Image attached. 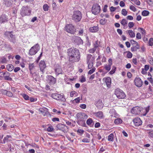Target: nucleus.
<instances>
[{
	"label": "nucleus",
	"mask_w": 153,
	"mask_h": 153,
	"mask_svg": "<svg viewBox=\"0 0 153 153\" xmlns=\"http://www.w3.org/2000/svg\"><path fill=\"white\" fill-rule=\"evenodd\" d=\"M52 7L53 9H56L57 8V5L56 3L54 2L53 0H52Z\"/></svg>",
	"instance_id": "obj_51"
},
{
	"label": "nucleus",
	"mask_w": 153,
	"mask_h": 153,
	"mask_svg": "<svg viewBox=\"0 0 153 153\" xmlns=\"http://www.w3.org/2000/svg\"><path fill=\"white\" fill-rule=\"evenodd\" d=\"M93 122V121L92 119L91 118H89L87 120L86 123L88 125H90Z\"/></svg>",
	"instance_id": "obj_41"
},
{
	"label": "nucleus",
	"mask_w": 153,
	"mask_h": 153,
	"mask_svg": "<svg viewBox=\"0 0 153 153\" xmlns=\"http://www.w3.org/2000/svg\"><path fill=\"white\" fill-rule=\"evenodd\" d=\"M145 113L143 114V116H146L147 114L149 112V106H147L144 108Z\"/></svg>",
	"instance_id": "obj_34"
},
{
	"label": "nucleus",
	"mask_w": 153,
	"mask_h": 153,
	"mask_svg": "<svg viewBox=\"0 0 153 153\" xmlns=\"http://www.w3.org/2000/svg\"><path fill=\"white\" fill-rule=\"evenodd\" d=\"M92 57V55L91 54H88L87 56V64H88L89 62H90L91 61H90V60Z\"/></svg>",
	"instance_id": "obj_37"
},
{
	"label": "nucleus",
	"mask_w": 153,
	"mask_h": 153,
	"mask_svg": "<svg viewBox=\"0 0 153 153\" xmlns=\"http://www.w3.org/2000/svg\"><path fill=\"white\" fill-rule=\"evenodd\" d=\"M142 122L139 118L137 117L134 118V125L139 126L141 125Z\"/></svg>",
	"instance_id": "obj_24"
},
{
	"label": "nucleus",
	"mask_w": 153,
	"mask_h": 153,
	"mask_svg": "<svg viewBox=\"0 0 153 153\" xmlns=\"http://www.w3.org/2000/svg\"><path fill=\"white\" fill-rule=\"evenodd\" d=\"M39 50V45L38 44H37L31 48L29 50V54L31 56L34 55Z\"/></svg>",
	"instance_id": "obj_6"
},
{
	"label": "nucleus",
	"mask_w": 153,
	"mask_h": 153,
	"mask_svg": "<svg viewBox=\"0 0 153 153\" xmlns=\"http://www.w3.org/2000/svg\"><path fill=\"white\" fill-rule=\"evenodd\" d=\"M76 117L78 119L77 123L79 125L85 124V120L88 117V115L84 113H79L76 114Z\"/></svg>",
	"instance_id": "obj_2"
},
{
	"label": "nucleus",
	"mask_w": 153,
	"mask_h": 153,
	"mask_svg": "<svg viewBox=\"0 0 153 153\" xmlns=\"http://www.w3.org/2000/svg\"><path fill=\"white\" fill-rule=\"evenodd\" d=\"M141 108L138 106L134 107V114H140Z\"/></svg>",
	"instance_id": "obj_28"
},
{
	"label": "nucleus",
	"mask_w": 153,
	"mask_h": 153,
	"mask_svg": "<svg viewBox=\"0 0 153 153\" xmlns=\"http://www.w3.org/2000/svg\"><path fill=\"white\" fill-rule=\"evenodd\" d=\"M105 82L107 85V86L110 88L111 86V79L110 77H108L105 78Z\"/></svg>",
	"instance_id": "obj_23"
},
{
	"label": "nucleus",
	"mask_w": 153,
	"mask_h": 153,
	"mask_svg": "<svg viewBox=\"0 0 153 153\" xmlns=\"http://www.w3.org/2000/svg\"><path fill=\"white\" fill-rule=\"evenodd\" d=\"M13 31H6L4 35L9 39L10 42L15 43L16 42V37L13 34Z\"/></svg>",
	"instance_id": "obj_8"
},
{
	"label": "nucleus",
	"mask_w": 153,
	"mask_h": 153,
	"mask_svg": "<svg viewBox=\"0 0 153 153\" xmlns=\"http://www.w3.org/2000/svg\"><path fill=\"white\" fill-rule=\"evenodd\" d=\"M68 61L71 63L79 62L80 59V53L79 50L76 48L72 47L67 50Z\"/></svg>",
	"instance_id": "obj_1"
},
{
	"label": "nucleus",
	"mask_w": 153,
	"mask_h": 153,
	"mask_svg": "<svg viewBox=\"0 0 153 153\" xmlns=\"http://www.w3.org/2000/svg\"><path fill=\"white\" fill-rule=\"evenodd\" d=\"M136 39H141V36L140 34L139 33H138L136 34Z\"/></svg>",
	"instance_id": "obj_59"
},
{
	"label": "nucleus",
	"mask_w": 153,
	"mask_h": 153,
	"mask_svg": "<svg viewBox=\"0 0 153 153\" xmlns=\"http://www.w3.org/2000/svg\"><path fill=\"white\" fill-rule=\"evenodd\" d=\"M121 23L124 26H126L127 24V22L125 19H123L121 22Z\"/></svg>",
	"instance_id": "obj_32"
},
{
	"label": "nucleus",
	"mask_w": 153,
	"mask_h": 153,
	"mask_svg": "<svg viewBox=\"0 0 153 153\" xmlns=\"http://www.w3.org/2000/svg\"><path fill=\"white\" fill-rule=\"evenodd\" d=\"M7 60L4 57H2L0 58V62L1 63H6L7 62Z\"/></svg>",
	"instance_id": "obj_30"
},
{
	"label": "nucleus",
	"mask_w": 153,
	"mask_h": 153,
	"mask_svg": "<svg viewBox=\"0 0 153 153\" xmlns=\"http://www.w3.org/2000/svg\"><path fill=\"white\" fill-rule=\"evenodd\" d=\"M77 94V93L76 91H73L71 92L70 94V96L71 97H73L74 95H76V96Z\"/></svg>",
	"instance_id": "obj_52"
},
{
	"label": "nucleus",
	"mask_w": 153,
	"mask_h": 153,
	"mask_svg": "<svg viewBox=\"0 0 153 153\" xmlns=\"http://www.w3.org/2000/svg\"><path fill=\"white\" fill-rule=\"evenodd\" d=\"M99 28L97 26H94L90 28V31L93 33L96 32L98 30Z\"/></svg>",
	"instance_id": "obj_27"
},
{
	"label": "nucleus",
	"mask_w": 153,
	"mask_h": 153,
	"mask_svg": "<svg viewBox=\"0 0 153 153\" xmlns=\"http://www.w3.org/2000/svg\"><path fill=\"white\" fill-rule=\"evenodd\" d=\"M65 29L67 32L73 34L76 31L75 27L72 24L66 25L65 27Z\"/></svg>",
	"instance_id": "obj_5"
},
{
	"label": "nucleus",
	"mask_w": 153,
	"mask_h": 153,
	"mask_svg": "<svg viewBox=\"0 0 153 153\" xmlns=\"http://www.w3.org/2000/svg\"><path fill=\"white\" fill-rule=\"evenodd\" d=\"M1 92L2 94L10 97H12L13 96V94L11 91H7L6 90L2 89Z\"/></svg>",
	"instance_id": "obj_19"
},
{
	"label": "nucleus",
	"mask_w": 153,
	"mask_h": 153,
	"mask_svg": "<svg viewBox=\"0 0 153 153\" xmlns=\"http://www.w3.org/2000/svg\"><path fill=\"white\" fill-rule=\"evenodd\" d=\"M84 132V131L83 130L80 129H79L77 131V133L80 135H81L83 134Z\"/></svg>",
	"instance_id": "obj_54"
},
{
	"label": "nucleus",
	"mask_w": 153,
	"mask_h": 153,
	"mask_svg": "<svg viewBox=\"0 0 153 153\" xmlns=\"http://www.w3.org/2000/svg\"><path fill=\"white\" fill-rule=\"evenodd\" d=\"M7 68L8 71H11L13 70L14 67L12 65L10 64L7 65Z\"/></svg>",
	"instance_id": "obj_29"
},
{
	"label": "nucleus",
	"mask_w": 153,
	"mask_h": 153,
	"mask_svg": "<svg viewBox=\"0 0 153 153\" xmlns=\"http://www.w3.org/2000/svg\"><path fill=\"white\" fill-rule=\"evenodd\" d=\"M149 44L150 46H152L153 45V39L151 38L149 41Z\"/></svg>",
	"instance_id": "obj_57"
},
{
	"label": "nucleus",
	"mask_w": 153,
	"mask_h": 153,
	"mask_svg": "<svg viewBox=\"0 0 153 153\" xmlns=\"http://www.w3.org/2000/svg\"><path fill=\"white\" fill-rule=\"evenodd\" d=\"M134 25V23L133 22H130L128 23V26L129 28L133 27Z\"/></svg>",
	"instance_id": "obj_60"
},
{
	"label": "nucleus",
	"mask_w": 153,
	"mask_h": 153,
	"mask_svg": "<svg viewBox=\"0 0 153 153\" xmlns=\"http://www.w3.org/2000/svg\"><path fill=\"white\" fill-rule=\"evenodd\" d=\"M114 135L112 134H111L108 137V140L109 141H112L113 140Z\"/></svg>",
	"instance_id": "obj_35"
},
{
	"label": "nucleus",
	"mask_w": 153,
	"mask_h": 153,
	"mask_svg": "<svg viewBox=\"0 0 153 153\" xmlns=\"http://www.w3.org/2000/svg\"><path fill=\"white\" fill-rule=\"evenodd\" d=\"M138 31L141 32L142 34L144 35L146 34L145 30L143 28H139L138 29Z\"/></svg>",
	"instance_id": "obj_33"
},
{
	"label": "nucleus",
	"mask_w": 153,
	"mask_h": 153,
	"mask_svg": "<svg viewBox=\"0 0 153 153\" xmlns=\"http://www.w3.org/2000/svg\"><path fill=\"white\" fill-rule=\"evenodd\" d=\"M7 17L4 14H2L0 17V23H4L7 22L8 20Z\"/></svg>",
	"instance_id": "obj_21"
},
{
	"label": "nucleus",
	"mask_w": 153,
	"mask_h": 153,
	"mask_svg": "<svg viewBox=\"0 0 153 153\" xmlns=\"http://www.w3.org/2000/svg\"><path fill=\"white\" fill-rule=\"evenodd\" d=\"M121 13L123 15L126 16L127 15V12L125 9H123L122 10Z\"/></svg>",
	"instance_id": "obj_46"
},
{
	"label": "nucleus",
	"mask_w": 153,
	"mask_h": 153,
	"mask_svg": "<svg viewBox=\"0 0 153 153\" xmlns=\"http://www.w3.org/2000/svg\"><path fill=\"white\" fill-rule=\"evenodd\" d=\"M80 98L79 97H78L77 98L73 100L74 102L76 103H79L80 102Z\"/></svg>",
	"instance_id": "obj_56"
},
{
	"label": "nucleus",
	"mask_w": 153,
	"mask_h": 153,
	"mask_svg": "<svg viewBox=\"0 0 153 153\" xmlns=\"http://www.w3.org/2000/svg\"><path fill=\"white\" fill-rule=\"evenodd\" d=\"M43 9L45 11H48L49 8V6L47 4H45L43 6Z\"/></svg>",
	"instance_id": "obj_39"
},
{
	"label": "nucleus",
	"mask_w": 153,
	"mask_h": 153,
	"mask_svg": "<svg viewBox=\"0 0 153 153\" xmlns=\"http://www.w3.org/2000/svg\"><path fill=\"white\" fill-rule=\"evenodd\" d=\"M79 107L83 109H85L86 107V105L84 104H81Z\"/></svg>",
	"instance_id": "obj_63"
},
{
	"label": "nucleus",
	"mask_w": 153,
	"mask_h": 153,
	"mask_svg": "<svg viewBox=\"0 0 153 153\" xmlns=\"http://www.w3.org/2000/svg\"><path fill=\"white\" fill-rule=\"evenodd\" d=\"M88 64V69H91L92 67L93 66V63L92 62L90 61Z\"/></svg>",
	"instance_id": "obj_53"
},
{
	"label": "nucleus",
	"mask_w": 153,
	"mask_h": 153,
	"mask_svg": "<svg viewBox=\"0 0 153 153\" xmlns=\"http://www.w3.org/2000/svg\"><path fill=\"white\" fill-rule=\"evenodd\" d=\"M47 131L48 132L54 131V129L52 126L48 127L47 129Z\"/></svg>",
	"instance_id": "obj_48"
},
{
	"label": "nucleus",
	"mask_w": 153,
	"mask_h": 153,
	"mask_svg": "<svg viewBox=\"0 0 153 153\" xmlns=\"http://www.w3.org/2000/svg\"><path fill=\"white\" fill-rule=\"evenodd\" d=\"M106 20L105 19H101L100 20V23L102 25H105L106 23Z\"/></svg>",
	"instance_id": "obj_42"
},
{
	"label": "nucleus",
	"mask_w": 153,
	"mask_h": 153,
	"mask_svg": "<svg viewBox=\"0 0 153 153\" xmlns=\"http://www.w3.org/2000/svg\"><path fill=\"white\" fill-rule=\"evenodd\" d=\"M110 11L111 12L114 11L116 10V8L113 6H111L110 8Z\"/></svg>",
	"instance_id": "obj_64"
},
{
	"label": "nucleus",
	"mask_w": 153,
	"mask_h": 153,
	"mask_svg": "<svg viewBox=\"0 0 153 153\" xmlns=\"http://www.w3.org/2000/svg\"><path fill=\"white\" fill-rule=\"evenodd\" d=\"M94 114L100 119H102L103 117V114L102 112L100 111L94 113Z\"/></svg>",
	"instance_id": "obj_26"
},
{
	"label": "nucleus",
	"mask_w": 153,
	"mask_h": 153,
	"mask_svg": "<svg viewBox=\"0 0 153 153\" xmlns=\"http://www.w3.org/2000/svg\"><path fill=\"white\" fill-rule=\"evenodd\" d=\"M39 111L42 113L44 117L48 115L49 113L48 109L46 108H40L39 110Z\"/></svg>",
	"instance_id": "obj_16"
},
{
	"label": "nucleus",
	"mask_w": 153,
	"mask_h": 153,
	"mask_svg": "<svg viewBox=\"0 0 153 153\" xmlns=\"http://www.w3.org/2000/svg\"><path fill=\"white\" fill-rule=\"evenodd\" d=\"M149 14V12L146 10H144L142 12V15L144 16H147Z\"/></svg>",
	"instance_id": "obj_40"
},
{
	"label": "nucleus",
	"mask_w": 153,
	"mask_h": 153,
	"mask_svg": "<svg viewBox=\"0 0 153 153\" xmlns=\"http://www.w3.org/2000/svg\"><path fill=\"white\" fill-rule=\"evenodd\" d=\"M39 66L40 71L43 73L44 69L46 67L45 62L42 60L41 61L39 62Z\"/></svg>",
	"instance_id": "obj_18"
},
{
	"label": "nucleus",
	"mask_w": 153,
	"mask_h": 153,
	"mask_svg": "<svg viewBox=\"0 0 153 153\" xmlns=\"http://www.w3.org/2000/svg\"><path fill=\"white\" fill-rule=\"evenodd\" d=\"M52 120L54 122L56 121L59 122V119L58 118L54 117L52 119Z\"/></svg>",
	"instance_id": "obj_61"
},
{
	"label": "nucleus",
	"mask_w": 153,
	"mask_h": 153,
	"mask_svg": "<svg viewBox=\"0 0 153 153\" xmlns=\"http://www.w3.org/2000/svg\"><path fill=\"white\" fill-rule=\"evenodd\" d=\"M54 69L57 76H58L59 74H62L63 71L61 66L59 65L56 64L55 65Z\"/></svg>",
	"instance_id": "obj_12"
},
{
	"label": "nucleus",
	"mask_w": 153,
	"mask_h": 153,
	"mask_svg": "<svg viewBox=\"0 0 153 153\" xmlns=\"http://www.w3.org/2000/svg\"><path fill=\"white\" fill-rule=\"evenodd\" d=\"M134 83L138 87H141L142 85V81L141 79L139 77H136L134 80Z\"/></svg>",
	"instance_id": "obj_17"
},
{
	"label": "nucleus",
	"mask_w": 153,
	"mask_h": 153,
	"mask_svg": "<svg viewBox=\"0 0 153 153\" xmlns=\"http://www.w3.org/2000/svg\"><path fill=\"white\" fill-rule=\"evenodd\" d=\"M95 105L99 109L102 108L103 107V105L102 101L101 100L98 101L96 103Z\"/></svg>",
	"instance_id": "obj_25"
},
{
	"label": "nucleus",
	"mask_w": 153,
	"mask_h": 153,
	"mask_svg": "<svg viewBox=\"0 0 153 153\" xmlns=\"http://www.w3.org/2000/svg\"><path fill=\"white\" fill-rule=\"evenodd\" d=\"M11 137L10 136L7 135L6 137H4V139L3 140V143H5L6 142H7L8 140V138L10 137Z\"/></svg>",
	"instance_id": "obj_38"
},
{
	"label": "nucleus",
	"mask_w": 153,
	"mask_h": 153,
	"mask_svg": "<svg viewBox=\"0 0 153 153\" xmlns=\"http://www.w3.org/2000/svg\"><path fill=\"white\" fill-rule=\"evenodd\" d=\"M22 96L25 100H29V97L27 95L25 94H22Z\"/></svg>",
	"instance_id": "obj_50"
},
{
	"label": "nucleus",
	"mask_w": 153,
	"mask_h": 153,
	"mask_svg": "<svg viewBox=\"0 0 153 153\" xmlns=\"http://www.w3.org/2000/svg\"><path fill=\"white\" fill-rule=\"evenodd\" d=\"M82 141L83 143H89L90 142V140L87 138H85L82 140Z\"/></svg>",
	"instance_id": "obj_55"
},
{
	"label": "nucleus",
	"mask_w": 153,
	"mask_h": 153,
	"mask_svg": "<svg viewBox=\"0 0 153 153\" xmlns=\"http://www.w3.org/2000/svg\"><path fill=\"white\" fill-rule=\"evenodd\" d=\"M72 19L76 22H79L82 18V14L81 12L79 10L74 11L72 16Z\"/></svg>",
	"instance_id": "obj_3"
},
{
	"label": "nucleus",
	"mask_w": 153,
	"mask_h": 153,
	"mask_svg": "<svg viewBox=\"0 0 153 153\" xmlns=\"http://www.w3.org/2000/svg\"><path fill=\"white\" fill-rule=\"evenodd\" d=\"M86 81V79L85 77L82 76L81 79H80V81L82 83L85 82Z\"/></svg>",
	"instance_id": "obj_62"
},
{
	"label": "nucleus",
	"mask_w": 153,
	"mask_h": 153,
	"mask_svg": "<svg viewBox=\"0 0 153 153\" xmlns=\"http://www.w3.org/2000/svg\"><path fill=\"white\" fill-rule=\"evenodd\" d=\"M57 130H59L63 131H65L66 128L68 129L67 126L64 124L59 123L56 126Z\"/></svg>",
	"instance_id": "obj_14"
},
{
	"label": "nucleus",
	"mask_w": 153,
	"mask_h": 153,
	"mask_svg": "<svg viewBox=\"0 0 153 153\" xmlns=\"http://www.w3.org/2000/svg\"><path fill=\"white\" fill-rule=\"evenodd\" d=\"M140 47L138 45V43L136 41H134V49H135L136 50L137 49H140Z\"/></svg>",
	"instance_id": "obj_43"
},
{
	"label": "nucleus",
	"mask_w": 153,
	"mask_h": 153,
	"mask_svg": "<svg viewBox=\"0 0 153 153\" xmlns=\"http://www.w3.org/2000/svg\"><path fill=\"white\" fill-rule=\"evenodd\" d=\"M72 40L75 44L79 45L83 43L82 40L79 37L74 36L72 37Z\"/></svg>",
	"instance_id": "obj_11"
},
{
	"label": "nucleus",
	"mask_w": 153,
	"mask_h": 153,
	"mask_svg": "<svg viewBox=\"0 0 153 153\" xmlns=\"http://www.w3.org/2000/svg\"><path fill=\"white\" fill-rule=\"evenodd\" d=\"M116 67L115 66H113L111 70L109 72V74H114L116 70Z\"/></svg>",
	"instance_id": "obj_36"
},
{
	"label": "nucleus",
	"mask_w": 153,
	"mask_h": 153,
	"mask_svg": "<svg viewBox=\"0 0 153 153\" xmlns=\"http://www.w3.org/2000/svg\"><path fill=\"white\" fill-rule=\"evenodd\" d=\"M48 82L50 85L53 84L55 83L56 79L51 76H48L47 77Z\"/></svg>",
	"instance_id": "obj_15"
},
{
	"label": "nucleus",
	"mask_w": 153,
	"mask_h": 153,
	"mask_svg": "<svg viewBox=\"0 0 153 153\" xmlns=\"http://www.w3.org/2000/svg\"><path fill=\"white\" fill-rule=\"evenodd\" d=\"M122 122V120L120 118H117L114 121V123L116 124H121Z\"/></svg>",
	"instance_id": "obj_31"
},
{
	"label": "nucleus",
	"mask_w": 153,
	"mask_h": 153,
	"mask_svg": "<svg viewBox=\"0 0 153 153\" xmlns=\"http://www.w3.org/2000/svg\"><path fill=\"white\" fill-rule=\"evenodd\" d=\"M100 7L99 4L97 3L94 4L92 6L91 10L92 13L95 15H97L100 13Z\"/></svg>",
	"instance_id": "obj_7"
},
{
	"label": "nucleus",
	"mask_w": 153,
	"mask_h": 153,
	"mask_svg": "<svg viewBox=\"0 0 153 153\" xmlns=\"http://www.w3.org/2000/svg\"><path fill=\"white\" fill-rule=\"evenodd\" d=\"M51 97L57 100H60L63 102L65 101L66 100L64 96L63 95H61L57 93L53 94L51 95Z\"/></svg>",
	"instance_id": "obj_10"
},
{
	"label": "nucleus",
	"mask_w": 153,
	"mask_h": 153,
	"mask_svg": "<svg viewBox=\"0 0 153 153\" xmlns=\"http://www.w3.org/2000/svg\"><path fill=\"white\" fill-rule=\"evenodd\" d=\"M5 5L7 7L10 6L11 5V2L8 1H5Z\"/></svg>",
	"instance_id": "obj_44"
},
{
	"label": "nucleus",
	"mask_w": 153,
	"mask_h": 153,
	"mask_svg": "<svg viewBox=\"0 0 153 153\" xmlns=\"http://www.w3.org/2000/svg\"><path fill=\"white\" fill-rule=\"evenodd\" d=\"M4 74L3 77H4L5 80L9 81L12 80V78L10 77V74L9 72L6 71L4 72Z\"/></svg>",
	"instance_id": "obj_20"
},
{
	"label": "nucleus",
	"mask_w": 153,
	"mask_h": 153,
	"mask_svg": "<svg viewBox=\"0 0 153 153\" xmlns=\"http://www.w3.org/2000/svg\"><path fill=\"white\" fill-rule=\"evenodd\" d=\"M127 57L128 58H131L132 57V53L129 51L127 52Z\"/></svg>",
	"instance_id": "obj_49"
},
{
	"label": "nucleus",
	"mask_w": 153,
	"mask_h": 153,
	"mask_svg": "<svg viewBox=\"0 0 153 153\" xmlns=\"http://www.w3.org/2000/svg\"><path fill=\"white\" fill-rule=\"evenodd\" d=\"M115 94L119 99H123L125 97V95L122 90L117 88L115 90Z\"/></svg>",
	"instance_id": "obj_9"
},
{
	"label": "nucleus",
	"mask_w": 153,
	"mask_h": 153,
	"mask_svg": "<svg viewBox=\"0 0 153 153\" xmlns=\"http://www.w3.org/2000/svg\"><path fill=\"white\" fill-rule=\"evenodd\" d=\"M31 12V9L28 6H24L22 8L20 14L22 17L29 16Z\"/></svg>",
	"instance_id": "obj_4"
},
{
	"label": "nucleus",
	"mask_w": 153,
	"mask_h": 153,
	"mask_svg": "<svg viewBox=\"0 0 153 153\" xmlns=\"http://www.w3.org/2000/svg\"><path fill=\"white\" fill-rule=\"evenodd\" d=\"M96 70V68L95 67H93L92 69L90 70L88 72V74H91L94 73Z\"/></svg>",
	"instance_id": "obj_45"
},
{
	"label": "nucleus",
	"mask_w": 153,
	"mask_h": 153,
	"mask_svg": "<svg viewBox=\"0 0 153 153\" xmlns=\"http://www.w3.org/2000/svg\"><path fill=\"white\" fill-rule=\"evenodd\" d=\"M112 64V59L110 58L108 60V64H105L104 66V68L108 71H109L111 69V66Z\"/></svg>",
	"instance_id": "obj_13"
},
{
	"label": "nucleus",
	"mask_w": 153,
	"mask_h": 153,
	"mask_svg": "<svg viewBox=\"0 0 153 153\" xmlns=\"http://www.w3.org/2000/svg\"><path fill=\"white\" fill-rule=\"evenodd\" d=\"M34 65L33 63L29 64V68L30 71L32 70L34 68Z\"/></svg>",
	"instance_id": "obj_58"
},
{
	"label": "nucleus",
	"mask_w": 153,
	"mask_h": 153,
	"mask_svg": "<svg viewBox=\"0 0 153 153\" xmlns=\"http://www.w3.org/2000/svg\"><path fill=\"white\" fill-rule=\"evenodd\" d=\"M129 35L131 37H134V32L131 30H129L128 31Z\"/></svg>",
	"instance_id": "obj_47"
},
{
	"label": "nucleus",
	"mask_w": 153,
	"mask_h": 153,
	"mask_svg": "<svg viewBox=\"0 0 153 153\" xmlns=\"http://www.w3.org/2000/svg\"><path fill=\"white\" fill-rule=\"evenodd\" d=\"M110 113L111 114L110 116L111 117V118L113 117H117L118 115L116 113L115 110L114 109H111L110 111Z\"/></svg>",
	"instance_id": "obj_22"
}]
</instances>
